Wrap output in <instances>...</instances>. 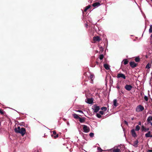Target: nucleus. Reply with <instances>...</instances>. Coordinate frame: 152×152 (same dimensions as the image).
<instances>
[{
  "instance_id": "46",
  "label": "nucleus",
  "mask_w": 152,
  "mask_h": 152,
  "mask_svg": "<svg viewBox=\"0 0 152 152\" xmlns=\"http://www.w3.org/2000/svg\"><path fill=\"white\" fill-rule=\"evenodd\" d=\"M96 64H99V62H96Z\"/></svg>"
},
{
  "instance_id": "12",
  "label": "nucleus",
  "mask_w": 152,
  "mask_h": 152,
  "mask_svg": "<svg viewBox=\"0 0 152 152\" xmlns=\"http://www.w3.org/2000/svg\"><path fill=\"white\" fill-rule=\"evenodd\" d=\"M138 140H136L135 141H134L133 144V145L135 147H137L138 146Z\"/></svg>"
},
{
  "instance_id": "36",
  "label": "nucleus",
  "mask_w": 152,
  "mask_h": 152,
  "mask_svg": "<svg viewBox=\"0 0 152 152\" xmlns=\"http://www.w3.org/2000/svg\"><path fill=\"white\" fill-rule=\"evenodd\" d=\"M94 77V76L93 75H91L90 76V78L91 79H92V78H93V77Z\"/></svg>"
},
{
  "instance_id": "20",
  "label": "nucleus",
  "mask_w": 152,
  "mask_h": 152,
  "mask_svg": "<svg viewBox=\"0 0 152 152\" xmlns=\"http://www.w3.org/2000/svg\"><path fill=\"white\" fill-rule=\"evenodd\" d=\"M91 7V6L90 5H89L87 6H86L85 9H84V11L86 12L88 9Z\"/></svg>"
},
{
  "instance_id": "43",
  "label": "nucleus",
  "mask_w": 152,
  "mask_h": 152,
  "mask_svg": "<svg viewBox=\"0 0 152 152\" xmlns=\"http://www.w3.org/2000/svg\"><path fill=\"white\" fill-rule=\"evenodd\" d=\"M134 119V117H133V118H132L131 119L132 120H133Z\"/></svg>"
},
{
  "instance_id": "45",
  "label": "nucleus",
  "mask_w": 152,
  "mask_h": 152,
  "mask_svg": "<svg viewBox=\"0 0 152 152\" xmlns=\"http://www.w3.org/2000/svg\"><path fill=\"white\" fill-rule=\"evenodd\" d=\"M85 26L86 27H87L88 26V24H85Z\"/></svg>"
},
{
  "instance_id": "22",
  "label": "nucleus",
  "mask_w": 152,
  "mask_h": 152,
  "mask_svg": "<svg viewBox=\"0 0 152 152\" xmlns=\"http://www.w3.org/2000/svg\"><path fill=\"white\" fill-rule=\"evenodd\" d=\"M151 65L149 63L146 66V68L148 69H149L151 68Z\"/></svg>"
},
{
  "instance_id": "40",
  "label": "nucleus",
  "mask_w": 152,
  "mask_h": 152,
  "mask_svg": "<svg viewBox=\"0 0 152 152\" xmlns=\"http://www.w3.org/2000/svg\"><path fill=\"white\" fill-rule=\"evenodd\" d=\"M139 125H141V122H139L138 123Z\"/></svg>"
},
{
  "instance_id": "50",
  "label": "nucleus",
  "mask_w": 152,
  "mask_h": 152,
  "mask_svg": "<svg viewBox=\"0 0 152 152\" xmlns=\"http://www.w3.org/2000/svg\"><path fill=\"white\" fill-rule=\"evenodd\" d=\"M151 1L152 2V0H151Z\"/></svg>"
},
{
  "instance_id": "16",
  "label": "nucleus",
  "mask_w": 152,
  "mask_h": 152,
  "mask_svg": "<svg viewBox=\"0 0 152 152\" xmlns=\"http://www.w3.org/2000/svg\"><path fill=\"white\" fill-rule=\"evenodd\" d=\"M152 121V116H150L147 119V122H150V121Z\"/></svg>"
},
{
  "instance_id": "17",
  "label": "nucleus",
  "mask_w": 152,
  "mask_h": 152,
  "mask_svg": "<svg viewBox=\"0 0 152 152\" xmlns=\"http://www.w3.org/2000/svg\"><path fill=\"white\" fill-rule=\"evenodd\" d=\"M151 132L149 131L148 132L145 134V136L146 137H150Z\"/></svg>"
},
{
  "instance_id": "39",
  "label": "nucleus",
  "mask_w": 152,
  "mask_h": 152,
  "mask_svg": "<svg viewBox=\"0 0 152 152\" xmlns=\"http://www.w3.org/2000/svg\"><path fill=\"white\" fill-rule=\"evenodd\" d=\"M124 122L127 125H128V123L127 121H124Z\"/></svg>"
},
{
  "instance_id": "41",
  "label": "nucleus",
  "mask_w": 152,
  "mask_h": 152,
  "mask_svg": "<svg viewBox=\"0 0 152 152\" xmlns=\"http://www.w3.org/2000/svg\"><path fill=\"white\" fill-rule=\"evenodd\" d=\"M98 150H101V151H102V150L101 149V148H98Z\"/></svg>"
},
{
  "instance_id": "5",
  "label": "nucleus",
  "mask_w": 152,
  "mask_h": 152,
  "mask_svg": "<svg viewBox=\"0 0 152 152\" xmlns=\"http://www.w3.org/2000/svg\"><path fill=\"white\" fill-rule=\"evenodd\" d=\"M117 77V78H122L124 79H126L125 76L123 74H122V73L118 74Z\"/></svg>"
},
{
  "instance_id": "42",
  "label": "nucleus",
  "mask_w": 152,
  "mask_h": 152,
  "mask_svg": "<svg viewBox=\"0 0 152 152\" xmlns=\"http://www.w3.org/2000/svg\"><path fill=\"white\" fill-rule=\"evenodd\" d=\"M148 152H152V150H148Z\"/></svg>"
},
{
  "instance_id": "1",
  "label": "nucleus",
  "mask_w": 152,
  "mask_h": 152,
  "mask_svg": "<svg viewBox=\"0 0 152 152\" xmlns=\"http://www.w3.org/2000/svg\"><path fill=\"white\" fill-rule=\"evenodd\" d=\"M15 131L16 133L20 134L22 136H23L25 134L26 132V129L24 128H21L20 126L18 127L17 128H15Z\"/></svg>"
},
{
  "instance_id": "2",
  "label": "nucleus",
  "mask_w": 152,
  "mask_h": 152,
  "mask_svg": "<svg viewBox=\"0 0 152 152\" xmlns=\"http://www.w3.org/2000/svg\"><path fill=\"white\" fill-rule=\"evenodd\" d=\"M92 109L95 113H97L100 109L99 106L96 105H94L92 107Z\"/></svg>"
},
{
  "instance_id": "9",
  "label": "nucleus",
  "mask_w": 152,
  "mask_h": 152,
  "mask_svg": "<svg viewBox=\"0 0 152 152\" xmlns=\"http://www.w3.org/2000/svg\"><path fill=\"white\" fill-rule=\"evenodd\" d=\"M132 136L134 137H136L137 136L134 129H132L131 131Z\"/></svg>"
},
{
  "instance_id": "37",
  "label": "nucleus",
  "mask_w": 152,
  "mask_h": 152,
  "mask_svg": "<svg viewBox=\"0 0 152 152\" xmlns=\"http://www.w3.org/2000/svg\"><path fill=\"white\" fill-rule=\"evenodd\" d=\"M148 124H150L152 126V122L151 121H150V122H147Z\"/></svg>"
},
{
  "instance_id": "7",
  "label": "nucleus",
  "mask_w": 152,
  "mask_h": 152,
  "mask_svg": "<svg viewBox=\"0 0 152 152\" xmlns=\"http://www.w3.org/2000/svg\"><path fill=\"white\" fill-rule=\"evenodd\" d=\"M93 99L92 98H88L86 100V102L89 104H92L93 102Z\"/></svg>"
},
{
  "instance_id": "11",
  "label": "nucleus",
  "mask_w": 152,
  "mask_h": 152,
  "mask_svg": "<svg viewBox=\"0 0 152 152\" xmlns=\"http://www.w3.org/2000/svg\"><path fill=\"white\" fill-rule=\"evenodd\" d=\"M100 4L99 2H95L92 4L93 6L94 7H97L100 6Z\"/></svg>"
},
{
  "instance_id": "34",
  "label": "nucleus",
  "mask_w": 152,
  "mask_h": 152,
  "mask_svg": "<svg viewBox=\"0 0 152 152\" xmlns=\"http://www.w3.org/2000/svg\"><path fill=\"white\" fill-rule=\"evenodd\" d=\"M99 113L100 115H103L104 114V112L103 111H99Z\"/></svg>"
},
{
  "instance_id": "27",
  "label": "nucleus",
  "mask_w": 152,
  "mask_h": 152,
  "mask_svg": "<svg viewBox=\"0 0 152 152\" xmlns=\"http://www.w3.org/2000/svg\"><path fill=\"white\" fill-rule=\"evenodd\" d=\"M128 61L126 59H125L124 60V65H126L128 63Z\"/></svg>"
},
{
  "instance_id": "19",
  "label": "nucleus",
  "mask_w": 152,
  "mask_h": 152,
  "mask_svg": "<svg viewBox=\"0 0 152 152\" xmlns=\"http://www.w3.org/2000/svg\"><path fill=\"white\" fill-rule=\"evenodd\" d=\"M142 129L143 130H144L145 132H147L149 130V129L148 128H144L143 126H142Z\"/></svg>"
},
{
  "instance_id": "44",
  "label": "nucleus",
  "mask_w": 152,
  "mask_h": 152,
  "mask_svg": "<svg viewBox=\"0 0 152 152\" xmlns=\"http://www.w3.org/2000/svg\"><path fill=\"white\" fill-rule=\"evenodd\" d=\"M67 124L68 125H69V122H67Z\"/></svg>"
},
{
  "instance_id": "48",
  "label": "nucleus",
  "mask_w": 152,
  "mask_h": 152,
  "mask_svg": "<svg viewBox=\"0 0 152 152\" xmlns=\"http://www.w3.org/2000/svg\"><path fill=\"white\" fill-rule=\"evenodd\" d=\"M1 122H0V125H1Z\"/></svg>"
},
{
  "instance_id": "31",
  "label": "nucleus",
  "mask_w": 152,
  "mask_h": 152,
  "mask_svg": "<svg viewBox=\"0 0 152 152\" xmlns=\"http://www.w3.org/2000/svg\"><path fill=\"white\" fill-rule=\"evenodd\" d=\"M144 99L146 101H148V98L147 96H145L144 97Z\"/></svg>"
},
{
  "instance_id": "49",
  "label": "nucleus",
  "mask_w": 152,
  "mask_h": 152,
  "mask_svg": "<svg viewBox=\"0 0 152 152\" xmlns=\"http://www.w3.org/2000/svg\"><path fill=\"white\" fill-rule=\"evenodd\" d=\"M37 152H39V151H38Z\"/></svg>"
},
{
  "instance_id": "21",
  "label": "nucleus",
  "mask_w": 152,
  "mask_h": 152,
  "mask_svg": "<svg viewBox=\"0 0 152 152\" xmlns=\"http://www.w3.org/2000/svg\"><path fill=\"white\" fill-rule=\"evenodd\" d=\"M79 119V121L81 123H83L85 121V120L83 118H82L80 117Z\"/></svg>"
},
{
  "instance_id": "15",
  "label": "nucleus",
  "mask_w": 152,
  "mask_h": 152,
  "mask_svg": "<svg viewBox=\"0 0 152 152\" xmlns=\"http://www.w3.org/2000/svg\"><path fill=\"white\" fill-rule=\"evenodd\" d=\"M72 115L73 116V117H74V118H76V119H79V118L80 117H79L78 116V115L75 114V113L73 114H72Z\"/></svg>"
},
{
  "instance_id": "26",
  "label": "nucleus",
  "mask_w": 152,
  "mask_h": 152,
  "mask_svg": "<svg viewBox=\"0 0 152 152\" xmlns=\"http://www.w3.org/2000/svg\"><path fill=\"white\" fill-rule=\"evenodd\" d=\"M0 113L2 115H4L5 113V112L2 109H0Z\"/></svg>"
},
{
  "instance_id": "30",
  "label": "nucleus",
  "mask_w": 152,
  "mask_h": 152,
  "mask_svg": "<svg viewBox=\"0 0 152 152\" xmlns=\"http://www.w3.org/2000/svg\"><path fill=\"white\" fill-rule=\"evenodd\" d=\"M104 57V56L103 55H101L99 56V58L100 60L103 59Z\"/></svg>"
},
{
  "instance_id": "35",
  "label": "nucleus",
  "mask_w": 152,
  "mask_h": 152,
  "mask_svg": "<svg viewBox=\"0 0 152 152\" xmlns=\"http://www.w3.org/2000/svg\"><path fill=\"white\" fill-rule=\"evenodd\" d=\"M58 134H57L55 136H54V138L56 139V138L58 137Z\"/></svg>"
},
{
  "instance_id": "33",
  "label": "nucleus",
  "mask_w": 152,
  "mask_h": 152,
  "mask_svg": "<svg viewBox=\"0 0 152 152\" xmlns=\"http://www.w3.org/2000/svg\"><path fill=\"white\" fill-rule=\"evenodd\" d=\"M76 111L77 112H79V113H83V111H82V110H77Z\"/></svg>"
},
{
  "instance_id": "23",
  "label": "nucleus",
  "mask_w": 152,
  "mask_h": 152,
  "mask_svg": "<svg viewBox=\"0 0 152 152\" xmlns=\"http://www.w3.org/2000/svg\"><path fill=\"white\" fill-rule=\"evenodd\" d=\"M140 129V127L138 125L136 126L135 130L137 131H138Z\"/></svg>"
},
{
  "instance_id": "18",
  "label": "nucleus",
  "mask_w": 152,
  "mask_h": 152,
  "mask_svg": "<svg viewBox=\"0 0 152 152\" xmlns=\"http://www.w3.org/2000/svg\"><path fill=\"white\" fill-rule=\"evenodd\" d=\"M104 66L106 69L109 70V67L108 64H104Z\"/></svg>"
},
{
  "instance_id": "28",
  "label": "nucleus",
  "mask_w": 152,
  "mask_h": 152,
  "mask_svg": "<svg viewBox=\"0 0 152 152\" xmlns=\"http://www.w3.org/2000/svg\"><path fill=\"white\" fill-rule=\"evenodd\" d=\"M96 116L98 118H101L102 117V115L99 114L97 113L96 114Z\"/></svg>"
},
{
  "instance_id": "6",
  "label": "nucleus",
  "mask_w": 152,
  "mask_h": 152,
  "mask_svg": "<svg viewBox=\"0 0 152 152\" xmlns=\"http://www.w3.org/2000/svg\"><path fill=\"white\" fill-rule=\"evenodd\" d=\"M125 88L126 90L130 91L132 89V86L130 85H126L125 86Z\"/></svg>"
},
{
  "instance_id": "8",
  "label": "nucleus",
  "mask_w": 152,
  "mask_h": 152,
  "mask_svg": "<svg viewBox=\"0 0 152 152\" xmlns=\"http://www.w3.org/2000/svg\"><path fill=\"white\" fill-rule=\"evenodd\" d=\"M99 36L94 37L93 38V40L94 41H99L101 40Z\"/></svg>"
},
{
  "instance_id": "38",
  "label": "nucleus",
  "mask_w": 152,
  "mask_h": 152,
  "mask_svg": "<svg viewBox=\"0 0 152 152\" xmlns=\"http://www.w3.org/2000/svg\"><path fill=\"white\" fill-rule=\"evenodd\" d=\"M53 134H56V131H53Z\"/></svg>"
},
{
  "instance_id": "3",
  "label": "nucleus",
  "mask_w": 152,
  "mask_h": 152,
  "mask_svg": "<svg viewBox=\"0 0 152 152\" xmlns=\"http://www.w3.org/2000/svg\"><path fill=\"white\" fill-rule=\"evenodd\" d=\"M144 110V107L141 105H139L137 106L136 108V111L137 112H141Z\"/></svg>"
},
{
  "instance_id": "14",
  "label": "nucleus",
  "mask_w": 152,
  "mask_h": 152,
  "mask_svg": "<svg viewBox=\"0 0 152 152\" xmlns=\"http://www.w3.org/2000/svg\"><path fill=\"white\" fill-rule=\"evenodd\" d=\"M118 103L116 99H114L113 101V104L114 107H116L118 106Z\"/></svg>"
},
{
  "instance_id": "4",
  "label": "nucleus",
  "mask_w": 152,
  "mask_h": 152,
  "mask_svg": "<svg viewBox=\"0 0 152 152\" xmlns=\"http://www.w3.org/2000/svg\"><path fill=\"white\" fill-rule=\"evenodd\" d=\"M83 129L85 133H87L89 131L90 129L89 128L85 125L83 126Z\"/></svg>"
},
{
  "instance_id": "24",
  "label": "nucleus",
  "mask_w": 152,
  "mask_h": 152,
  "mask_svg": "<svg viewBox=\"0 0 152 152\" xmlns=\"http://www.w3.org/2000/svg\"><path fill=\"white\" fill-rule=\"evenodd\" d=\"M101 109L102 110L104 111H105L107 110V108L106 107H102L101 108Z\"/></svg>"
},
{
  "instance_id": "10",
  "label": "nucleus",
  "mask_w": 152,
  "mask_h": 152,
  "mask_svg": "<svg viewBox=\"0 0 152 152\" xmlns=\"http://www.w3.org/2000/svg\"><path fill=\"white\" fill-rule=\"evenodd\" d=\"M130 66L132 68H134L137 66V64L134 61H131L130 63Z\"/></svg>"
},
{
  "instance_id": "32",
  "label": "nucleus",
  "mask_w": 152,
  "mask_h": 152,
  "mask_svg": "<svg viewBox=\"0 0 152 152\" xmlns=\"http://www.w3.org/2000/svg\"><path fill=\"white\" fill-rule=\"evenodd\" d=\"M89 135L91 137H92L94 136V133L92 132L90 133L89 134Z\"/></svg>"
},
{
  "instance_id": "29",
  "label": "nucleus",
  "mask_w": 152,
  "mask_h": 152,
  "mask_svg": "<svg viewBox=\"0 0 152 152\" xmlns=\"http://www.w3.org/2000/svg\"><path fill=\"white\" fill-rule=\"evenodd\" d=\"M135 61L138 62L140 61V59L139 58L137 57L135 58Z\"/></svg>"
},
{
  "instance_id": "47",
  "label": "nucleus",
  "mask_w": 152,
  "mask_h": 152,
  "mask_svg": "<svg viewBox=\"0 0 152 152\" xmlns=\"http://www.w3.org/2000/svg\"><path fill=\"white\" fill-rule=\"evenodd\" d=\"M150 137H152V135H151Z\"/></svg>"
},
{
  "instance_id": "13",
  "label": "nucleus",
  "mask_w": 152,
  "mask_h": 152,
  "mask_svg": "<svg viewBox=\"0 0 152 152\" xmlns=\"http://www.w3.org/2000/svg\"><path fill=\"white\" fill-rule=\"evenodd\" d=\"M113 152H121V151L120 149L116 148H113L112 149Z\"/></svg>"
},
{
  "instance_id": "25",
  "label": "nucleus",
  "mask_w": 152,
  "mask_h": 152,
  "mask_svg": "<svg viewBox=\"0 0 152 152\" xmlns=\"http://www.w3.org/2000/svg\"><path fill=\"white\" fill-rule=\"evenodd\" d=\"M149 32L150 33H151L152 32V25H151L150 26V28L149 30Z\"/></svg>"
}]
</instances>
